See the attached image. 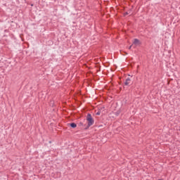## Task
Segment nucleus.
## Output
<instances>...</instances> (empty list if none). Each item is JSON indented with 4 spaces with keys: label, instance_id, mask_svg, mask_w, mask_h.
I'll return each mask as SVG.
<instances>
[{
    "label": "nucleus",
    "instance_id": "1",
    "mask_svg": "<svg viewBox=\"0 0 180 180\" xmlns=\"http://www.w3.org/2000/svg\"><path fill=\"white\" fill-rule=\"evenodd\" d=\"M86 120L88 122V124L85 128V130H88V129H89V127H91V126H92L94 123H95V121L94 120L92 115L89 113L87 114Z\"/></svg>",
    "mask_w": 180,
    "mask_h": 180
},
{
    "label": "nucleus",
    "instance_id": "2",
    "mask_svg": "<svg viewBox=\"0 0 180 180\" xmlns=\"http://www.w3.org/2000/svg\"><path fill=\"white\" fill-rule=\"evenodd\" d=\"M131 84H133V82H131V79H130V77L127 78L124 82V85H126L127 86H130Z\"/></svg>",
    "mask_w": 180,
    "mask_h": 180
},
{
    "label": "nucleus",
    "instance_id": "3",
    "mask_svg": "<svg viewBox=\"0 0 180 180\" xmlns=\"http://www.w3.org/2000/svg\"><path fill=\"white\" fill-rule=\"evenodd\" d=\"M133 44H135L136 46H137V44H140V40H139L137 39H134Z\"/></svg>",
    "mask_w": 180,
    "mask_h": 180
},
{
    "label": "nucleus",
    "instance_id": "4",
    "mask_svg": "<svg viewBox=\"0 0 180 180\" xmlns=\"http://www.w3.org/2000/svg\"><path fill=\"white\" fill-rule=\"evenodd\" d=\"M70 127H72V129H75V127H77V124L72 122V123H70L69 124Z\"/></svg>",
    "mask_w": 180,
    "mask_h": 180
},
{
    "label": "nucleus",
    "instance_id": "5",
    "mask_svg": "<svg viewBox=\"0 0 180 180\" xmlns=\"http://www.w3.org/2000/svg\"><path fill=\"white\" fill-rule=\"evenodd\" d=\"M130 13H131L130 11H127L126 13H124V16H126L127 15H130Z\"/></svg>",
    "mask_w": 180,
    "mask_h": 180
},
{
    "label": "nucleus",
    "instance_id": "6",
    "mask_svg": "<svg viewBox=\"0 0 180 180\" xmlns=\"http://www.w3.org/2000/svg\"><path fill=\"white\" fill-rule=\"evenodd\" d=\"M116 113V115L117 116H119V115H120V111H117V112H115Z\"/></svg>",
    "mask_w": 180,
    "mask_h": 180
},
{
    "label": "nucleus",
    "instance_id": "7",
    "mask_svg": "<svg viewBox=\"0 0 180 180\" xmlns=\"http://www.w3.org/2000/svg\"><path fill=\"white\" fill-rule=\"evenodd\" d=\"M97 116H99V115H101V111H98L96 114Z\"/></svg>",
    "mask_w": 180,
    "mask_h": 180
},
{
    "label": "nucleus",
    "instance_id": "8",
    "mask_svg": "<svg viewBox=\"0 0 180 180\" xmlns=\"http://www.w3.org/2000/svg\"><path fill=\"white\" fill-rule=\"evenodd\" d=\"M79 126H84V123L83 122H79Z\"/></svg>",
    "mask_w": 180,
    "mask_h": 180
},
{
    "label": "nucleus",
    "instance_id": "9",
    "mask_svg": "<svg viewBox=\"0 0 180 180\" xmlns=\"http://www.w3.org/2000/svg\"><path fill=\"white\" fill-rule=\"evenodd\" d=\"M131 47H132V45H131V46L129 47V50H131Z\"/></svg>",
    "mask_w": 180,
    "mask_h": 180
}]
</instances>
